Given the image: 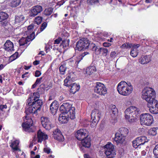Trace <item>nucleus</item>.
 <instances>
[{
    "label": "nucleus",
    "instance_id": "nucleus-19",
    "mask_svg": "<svg viewBox=\"0 0 158 158\" xmlns=\"http://www.w3.org/2000/svg\"><path fill=\"white\" fill-rule=\"evenodd\" d=\"M4 48L8 52H12L14 51V44L10 40H7L4 44Z\"/></svg>",
    "mask_w": 158,
    "mask_h": 158
},
{
    "label": "nucleus",
    "instance_id": "nucleus-3",
    "mask_svg": "<svg viewBox=\"0 0 158 158\" xmlns=\"http://www.w3.org/2000/svg\"><path fill=\"white\" fill-rule=\"evenodd\" d=\"M118 131L115 134V137L114 140L117 145L119 143L121 144H125L124 138L127 136L129 133L128 129L125 127H121L119 129Z\"/></svg>",
    "mask_w": 158,
    "mask_h": 158
},
{
    "label": "nucleus",
    "instance_id": "nucleus-47",
    "mask_svg": "<svg viewBox=\"0 0 158 158\" xmlns=\"http://www.w3.org/2000/svg\"><path fill=\"white\" fill-rule=\"evenodd\" d=\"M88 54H89V53L87 52H84L83 53H82L80 56L79 59H80L81 60H82L83 57L86 56Z\"/></svg>",
    "mask_w": 158,
    "mask_h": 158
},
{
    "label": "nucleus",
    "instance_id": "nucleus-11",
    "mask_svg": "<svg viewBox=\"0 0 158 158\" xmlns=\"http://www.w3.org/2000/svg\"><path fill=\"white\" fill-rule=\"evenodd\" d=\"M148 141V140L146 137L142 136L137 137L132 141L133 146L135 148L140 147V146L143 145L146 142Z\"/></svg>",
    "mask_w": 158,
    "mask_h": 158
},
{
    "label": "nucleus",
    "instance_id": "nucleus-22",
    "mask_svg": "<svg viewBox=\"0 0 158 158\" xmlns=\"http://www.w3.org/2000/svg\"><path fill=\"white\" fill-rule=\"evenodd\" d=\"M39 88H38L37 89V91L34 93L32 95V94H30V96H32L33 98H32V100L31 101L35 102L36 101L35 103H36V104H40V93L39 91Z\"/></svg>",
    "mask_w": 158,
    "mask_h": 158
},
{
    "label": "nucleus",
    "instance_id": "nucleus-28",
    "mask_svg": "<svg viewBox=\"0 0 158 158\" xmlns=\"http://www.w3.org/2000/svg\"><path fill=\"white\" fill-rule=\"evenodd\" d=\"M140 60L141 63L144 64L149 62L151 61V59L149 56L146 55L142 57Z\"/></svg>",
    "mask_w": 158,
    "mask_h": 158
},
{
    "label": "nucleus",
    "instance_id": "nucleus-1",
    "mask_svg": "<svg viewBox=\"0 0 158 158\" xmlns=\"http://www.w3.org/2000/svg\"><path fill=\"white\" fill-rule=\"evenodd\" d=\"M142 98L148 102V106L150 112L152 113H158V102L155 99V92L153 89L149 87H146L142 91Z\"/></svg>",
    "mask_w": 158,
    "mask_h": 158
},
{
    "label": "nucleus",
    "instance_id": "nucleus-27",
    "mask_svg": "<svg viewBox=\"0 0 158 158\" xmlns=\"http://www.w3.org/2000/svg\"><path fill=\"white\" fill-rule=\"evenodd\" d=\"M30 38H28L26 36V37H22L19 40V45L20 46H23L29 42L32 41V40L29 39Z\"/></svg>",
    "mask_w": 158,
    "mask_h": 158
},
{
    "label": "nucleus",
    "instance_id": "nucleus-51",
    "mask_svg": "<svg viewBox=\"0 0 158 158\" xmlns=\"http://www.w3.org/2000/svg\"><path fill=\"white\" fill-rule=\"evenodd\" d=\"M61 41H62V39L61 37H59L58 39L55 40L54 44H59Z\"/></svg>",
    "mask_w": 158,
    "mask_h": 158
},
{
    "label": "nucleus",
    "instance_id": "nucleus-39",
    "mask_svg": "<svg viewBox=\"0 0 158 158\" xmlns=\"http://www.w3.org/2000/svg\"><path fill=\"white\" fill-rule=\"evenodd\" d=\"M69 39H66L62 41V42L60 45V46H62L63 48H66L69 46Z\"/></svg>",
    "mask_w": 158,
    "mask_h": 158
},
{
    "label": "nucleus",
    "instance_id": "nucleus-64",
    "mask_svg": "<svg viewBox=\"0 0 158 158\" xmlns=\"http://www.w3.org/2000/svg\"><path fill=\"white\" fill-rule=\"evenodd\" d=\"M44 152L48 153V154L50 152V150L49 149L47 148H44Z\"/></svg>",
    "mask_w": 158,
    "mask_h": 158
},
{
    "label": "nucleus",
    "instance_id": "nucleus-45",
    "mask_svg": "<svg viewBox=\"0 0 158 158\" xmlns=\"http://www.w3.org/2000/svg\"><path fill=\"white\" fill-rule=\"evenodd\" d=\"M153 153L156 157L158 158V144L156 145L154 149Z\"/></svg>",
    "mask_w": 158,
    "mask_h": 158
},
{
    "label": "nucleus",
    "instance_id": "nucleus-62",
    "mask_svg": "<svg viewBox=\"0 0 158 158\" xmlns=\"http://www.w3.org/2000/svg\"><path fill=\"white\" fill-rule=\"evenodd\" d=\"M64 2V0H61L60 1L57 3L58 5L61 6L63 5Z\"/></svg>",
    "mask_w": 158,
    "mask_h": 158
},
{
    "label": "nucleus",
    "instance_id": "nucleus-52",
    "mask_svg": "<svg viewBox=\"0 0 158 158\" xmlns=\"http://www.w3.org/2000/svg\"><path fill=\"white\" fill-rule=\"evenodd\" d=\"M127 83V84L126 85H125L126 86H127L128 87V90H130L131 92V91L133 90L132 86L131 83L130 82L128 83Z\"/></svg>",
    "mask_w": 158,
    "mask_h": 158
},
{
    "label": "nucleus",
    "instance_id": "nucleus-24",
    "mask_svg": "<svg viewBox=\"0 0 158 158\" xmlns=\"http://www.w3.org/2000/svg\"><path fill=\"white\" fill-rule=\"evenodd\" d=\"M131 106L127 108L125 110L124 113H125V117L126 119L130 122V119L133 118L131 112Z\"/></svg>",
    "mask_w": 158,
    "mask_h": 158
},
{
    "label": "nucleus",
    "instance_id": "nucleus-50",
    "mask_svg": "<svg viewBox=\"0 0 158 158\" xmlns=\"http://www.w3.org/2000/svg\"><path fill=\"white\" fill-rule=\"evenodd\" d=\"M34 23L35 24H36L37 25L40 24V16H38L35 18Z\"/></svg>",
    "mask_w": 158,
    "mask_h": 158
},
{
    "label": "nucleus",
    "instance_id": "nucleus-54",
    "mask_svg": "<svg viewBox=\"0 0 158 158\" xmlns=\"http://www.w3.org/2000/svg\"><path fill=\"white\" fill-rule=\"evenodd\" d=\"M110 56L111 58L113 59L116 56V53L115 52H112L110 54Z\"/></svg>",
    "mask_w": 158,
    "mask_h": 158
},
{
    "label": "nucleus",
    "instance_id": "nucleus-23",
    "mask_svg": "<svg viewBox=\"0 0 158 158\" xmlns=\"http://www.w3.org/2000/svg\"><path fill=\"white\" fill-rule=\"evenodd\" d=\"M68 87L70 89V92L73 94H75L80 89V85L75 83L70 84Z\"/></svg>",
    "mask_w": 158,
    "mask_h": 158
},
{
    "label": "nucleus",
    "instance_id": "nucleus-30",
    "mask_svg": "<svg viewBox=\"0 0 158 158\" xmlns=\"http://www.w3.org/2000/svg\"><path fill=\"white\" fill-rule=\"evenodd\" d=\"M25 17L23 15L16 16L15 17V23L18 24L22 23Z\"/></svg>",
    "mask_w": 158,
    "mask_h": 158
},
{
    "label": "nucleus",
    "instance_id": "nucleus-36",
    "mask_svg": "<svg viewBox=\"0 0 158 158\" xmlns=\"http://www.w3.org/2000/svg\"><path fill=\"white\" fill-rule=\"evenodd\" d=\"M72 81V78L69 76H68L64 81V85L66 86H68L69 85L71 84V82Z\"/></svg>",
    "mask_w": 158,
    "mask_h": 158
},
{
    "label": "nucleus",
    "instance_id": "nucleus-40",
    "mask_svg": "<svg viewBox=\"0 0 158 158\" xmlns=\"http://www.w3.org/2000/svg\"><path fill=\"white\" fill-rule=\"evenodd\" d=\"M59 69L61 74H64L65 71L67 69V68L64 63L63 64L61 65Z\"/></svg>",
    "mask_w": 158,
    "mask_h": 158
},
{
    "label": "nucleus",
    "instance_id": "nucleus-42",
    "mask_svg": "<svg viewBox=\"0 0 158 158\" xmlns=\"http://www.w3.org/2000/svg\"><path fill=\"white\" fill-rule=\"evenodd\" d=\"M157 129V128L153 127L151 128L149 130V133L152 135H155L157 134L156 130Z\"/></svg>",
    "mask_w": 158,
    "mask_h": 158
},
{
    "label": "nucleus",
    "instance_id": "nucleus-41",
    "mask_svg": "<svg viewBox=\"0 0 158 158\" xmlns=\"http://www.w3.org/2000/svg\"><path fill=\"white\" fill-rule=\"evenodd\" d=\"M132 43L126 42L123 44L121 46L122 48H130L132 47Z\"/></svg>",
    "mask_w": 158,
    "mask_h": 158
},
{
    "label": "nucleus",
    "instance_id": "nucleus-7",
    "mask_svg": "<svg viewBox=\"0 0 158 158\" xmlns=\"http://www.w3.org/2000/svg\"><path fill=\"white\" fill-rule=\"evenodd\" d=\"M153 117L148 113H143L140 115V122L141 125L150 126L153 123Z\"/></svg>",
    "mask_w": 158,
    "mask_h": 158
},
{
    "label": "nucleus",
    "instance_id": "nucleus-26",
    "mask_svg": "<svg viewBox=\"0 0 158 158\" xmlns=\"http://www.w3.org/2000/svg\"><path fill=\"white\" fill-rule=\"evenodd\" d=\"M19 143L17 140H15L12 142L10 145L11 149L13 150V152L18 150L20 151L19 148Z\"/></svg>",
    "mask_w": 158,
    "mask_h": 158
},
{
    "label": "nucleus",
    "instance_id": "nucleus-59",
    "mask_svg": "<svg viewBox=\"0 0 158 158\" xmlns=\"http://www.w3.org/2000/svg\"><path fill=\"white\" fill-rule=\"evenodd\" d=\"M40 102H41L40 103V110L41 109V107L42 106H43L45 104H46L45 101H42V100L40 99Z\"/></svg>",
    "mask_w": 158,
    "mask_h": 158
},
{
    "label": "nucleus",
    "instance_id": "nucleus-25",
    "mask_svg": "<svg viewBox=\"0 0 158 158\" xmlns=\"http://www.w3.org/2000/svg\"><path fill=\"white\" fill-rule=\"evenodd\" d=\"M40 13V6L38 5L32 7L31 10L30 15L34 17Z\"/></svg>",
    "mask_w": 158,
    "mask_h": 158
},
{
    "label": "nucleus",
    "instance_id": "nucleus-20",
    "mask_svg": "<svg viewBox=\"0 0 158 158\" xmlns=\"http://www.w3.org/2000/svg\"><path fill=\"white\" fill-rule=\"evenodd\" d=\"M70 115L72 114L67 113L60 114L58 118L59 122L62 123H67L69 118H70Z\"/></svg>",
    "mask_w": 158,
    "mask_h": 158
},
{
    "label": "nucleus",
    "instance_id": "nucleus-5",
    "mask_svg": "<svg viewBox=\"0 0 158 158\" xmlns=\"http://www.w3.org/2000/svg\"><path fill=\"white\" fill-rule=\"evenodd\" d=\"M60 110L62 114L67 113L71 114L72 115H70L71 119H73L75 118V108L72 107V105L68 102L63 103L60 106Z\"/></svg>",
    "mask_w": 158,
    "mask_h": 158
},
{
    "label": "nucleus",
    "instance_id": "nucleus-21",
    "mask_svg": "<svg viewBox=\"0 0 158 158\" xmlns=\"http://www.w3.org/2000/svg\"><path fill=\"white\" fill-rule=\"evenodd\" d=\"M58 102L56 101L53 102L50 106V110L53 115H55L57 111L58 108Z\"/></svg>",
    "mask_w": 158,
    "mask_h": 158
},
{
    "label": "nucleus",
    "instance_id": "nucleus-10",
    "mask_svg": "<svg viewBox=\"0 0 158 158\" xmlns=\"http://www.w3.org/2000/svg\"><path fill=\"white\" fill-rule=\"evenodd\" d=\"M91 116L92 119L91 125L94 126V125H96L99 121L101 113L98 109H95L92 111Z\"/></svg>",
    "mask_w": 158,
    "mask_h": 158
},
{
    "label": "nucleus",
    "instance_id": "nucleus-12",
    "mask_svg": "<svg viewBox=\"0 0 158 158\" xmlns=\"http://www.w3.org/2000/svg\"><path fill=\"white\" fill-rule=\"evenodd\" d=\"M91 48H92V51L94 52L97 55H99L101 52H102V54L106 56L108 54V50L106 48H100L98 46H97L95 44H92L91 45Z\"/></svg>",
    "mask_w": 158,
    "mask_h": 158
},
{
    "label": "nucleus",
    "instance_id": "nucleus-32",
    "mask_svg": "<svg viewBox=\"0 0 158 158\" xmlns=\"http://www.w3.org/2000/svg\"><path fill=\"white\" fill-rule=\"evenodd\" d=\"M96 70V67L94 66H91L87 68L86 72L87 74L90 75Z\"/></svg>",
    "mask_w": 158,
    "mask_h": 158
},
{
    "label": "nucleus",
    "instance_id": "nucleus-18",
    "mask_svg": "<svg viewBox=\"0 0 158 158\" xmlns=\"http://www.w3.org/2000/svg\"><path fill=\"white\" fill-rule=\"evenodd\" d=\"M52 135L55 139L59 141L62 142L64 140V136L59 129H57L53 131Z\"/></svg>",
    "mask_w": 158,
    "mask_h": 158
},
{
    "label": "nucleus",
    "instance_id": "nucleus-56",
    "mask_svg": "<svg viewBox=\"0 0 158 158\" xmlns=\"http://www.w3.org/2000/svg\"><path fill=\"white\" fill-rule=\"evenodd\" d=\"M7 106L6 105H0V110H1L3 111L4 109L7 108Z\"/></svg>",
    "mask_w": 158,
    "mask_h": 158
},
{
    "label": "nucleus",
    "instance_id": "nucleus-13",
    "mask_svg": "<svg viewBox=\"0 0 158 158\" xmlns=\"http://www.w3.org/2000/svg\"><path fill=\"white\" fill-rule=\"evenodd\" d=\"M94 92L101 95H104L106 94V89L104 85L100 82L96 83L94 89Z\"/></svg>",
    "mask_w": 158,
    "mask_h": 158
},
{
    "label": "nucleus",
    "instance_id": "nucleus-14",
    "mask_svg": "<svg viewBox=\"0 0 158 158\" xmlns=\"http://www.w3.org/2000/svg\"><path fill=\"white\" fill-rule=\"evenodd\" d=\"M41 121L42 126L47 130H49L53 127V125L46 117H41Z\"/></svg>",
    "mask_w": 158,
    "mask_h": 158
},
{
    "label": "nucleus",
    "instance_id": "nucleus-9",
    "mask_svg": "<svg viewBox=\"0 0 158 158\" xmlns=\"http://www.w3.org/2000/svg\"><path fill=\"white\" fill-rule=\"evenodd\" d=\"M25 118V122L23 123L22 125L23 130L28 132H33L34 130L31 127L33 124V121L32 119L27 116H26Z\"/></svg>",
    "mask_w": 158,
    "mask_h": 158
},
{
    "label": "nucleus",
    "instance_id": "nucleus-35",
    "mask_svg": "<svg viewBox=\"0 0 158 158\" xmlns=\"http://www.w3.org/2000/svg\"><path fill=\"white\" fill-rule=\"evenodd\" d=\"M19 56V53L18 52H15L14 54L11 55L9 58V62H11L15 60Z\"/></svg>",
    "mask_w": 158,
    "mask_h": 158
},
{
    "label": "nucleus",
    "instance_id": "nucleus-58",
    "mask_svg": "<svg viewBox=\"0 0 158 158\" xmlns=\"http://www.w3.org/2000/svg\"><path fill=\"white\" fill-rule=\"evenodd\" d=\"M36 139L35 138V137H34V138L33 139L32 141V142L31 143H30V145L29 146V147L30 148L32 147L33 146V143H34V142L35 141Z\"/></svg>",
    "mask_w": 158,
    "mask_h": 158
},
{
    "label": "nucleus",
    "instance_id": "nucleus-16",
    "mask_svg": "<svg viewBox=\"0 0 158 158\" xmlns=\"http://www.w3.org/2000/svg\"><path fill=\"white\" fill-rule=\"evenodd\" d=\"M131 112L133 118L130 119V123H131L134 122L138 118L140 113L139 109L134 106H131Z\"/></svg>",
    "mask_w": 158,
    "mask_h": 158
},
{
    "label": "nucleus",
    "instance_id": "nucleus-48",
    "mask_svg": "<svg viewBox=\"0 0 158 158\" xmlns=\"http://www.w3.org/2000/svg\"><path fill=\"white\" fill-rule=\"evenodd\" d=\"M39 83H40V78H37L35 83L32 86L31 89L35 88Z\"/></svg>",
    "mask_w": 158,
    "mask_h": 158
},
{
    "label": "nucleus",
    "instance_id": "nucleus-46",
    "mask_svg": "<svg viewBox=\"0 0 158 158\" xmlns=\"http://www.w3.org/2000/svg\"><path fill=\"white\" fill-rule=\"evenodd\" d=\"M47 23L46 22H44L41 25L40 27V32L43 31L47 27Z\"/></svg>",
    "mask_w": 158,
    "mask_h": 158
},
{
    "label": "nucleus",
    "instance_id": "nucleus-37",
    "mask_svg": "<svg viewBox=\"0 0 158 158\" xmlns=\"http://www.w3.org/2000/svg\"><path fill=\"white\" fill-rule=\"evenodd\" d=\"M48 135L45 133L43 132L40 130V143L43 140H45L48 139Z\"/></svg>",
    "mask_w": 158,
    "mask_h": 158
},
{
    "label": "nucleus",
    "instance_id": "nucleus-33",
    "mask_svg": "<svg viewBox=\"0 0 158 158\" xmlns=\"http://www.w3.org/2000/svg\"><path fill=\"white\" fill-rule=\"evenodd\" d=\"M8 15L3 11L0 12V22H2L6 19L8 17Z\"/></svg>",
    "mask_w": 158,
    "mask_h": 158
},
{
    "label": "nucleus",
    "instance_id": "nucleus-17",
    "mask_svg": "<svg viewBox=\"0 0 158 158\" xmlns=\"http://www.w3.org/2000/svg\"><path fill=\"white\" fill-rule=\"evenodd\" d=\"M106 149L105 153L108 156L110 154L115 155V151L114 149V146L111 143H109L104 146Z\"/></svg>",
    "mask_w": 158,
    "mask_h": 158
},
{
    "label": "nucleus",
    "instance_id": "nucleus-31",
    "mask_svg": "<svg viewBox=\"0 0 158 158\" xmlns=\"http://www.w3.org/2000/svg\"><path fill=\"white\" fill-rule=\"evenodd\" d=\"M67 69H69L74 65V61L72 60H68L64 63Z\"/></svg>",
    "mask_w": 158,
    "mask_h": 158
},
{
    "label": "nucleus",
    "instance_id": "nucleus-60",
    "mask_svg": "<svg viewBox=\"0 0 158 158\" xmlns=\"http://www.w3.org/2000/svg\"><path fill=\"white\" fill-rule=\"evenodd\" d=\"M35 75L36 77H38L40 76V71L36 70L35 72Z\"/></svg>",
    "mask_w": 158,
    "mask_h": 158
},
{
    "label": "nucleus",
    "instance_id": "nucleus-63",
    "mask_svg": "<svg viewBox=\"0 0 158 158\" xmlns=\"http://www.w3.org/2000/svg\"><path fill=\"white\" fill-rule=\"evenodd\" d=\"M115 155L110 154L109 155H106V157L105 158H113Z\"/></svg>",
    "mask_w": 158,
    "mask_h": 158
},
{
    "label": "nucleus",
    "instance_id": "nucleus-55",
    "mask_svg": "<svg viewBox=\"0 0 158 158\" xmlns=\"http://www.w3.org/2000/svg\"><path fill=\"white\" fill-rule=\"evenodd\" d=\"M132 49H136V48H138L139 46V44H132Z\"/></svg>",
    "mask_w": 158,
    "mask_h": 158
},
{
    "label": "nucleus",
    "instance_id": "nucleus-6",
    "mask_svg": "<svg viewBox=\"0 0 158 158\" xmlns=\"http://www.w3.org/2000/svg\"><path fill=\"white\" fill-rule=\"evenodd\" d=\"M92 44H95L90 41L87 38H83L80 39L76 43V47L78 50L81 51L86 49L89 48L92 51V48H91Z\"/></svg>",
    "mask_w": 158,
    "mask_h": 158
},
{
    "label": "nucleus",
    "instance_id": "nucleus-38",
    "mask_svg": "<svg viewBox=\"0 0 158 158\" xmlns=\"http://www.w3.org/2000/svg\"><path fill=\"white\" fill-rule=\"evenodd\" d=\"M53 9L52 7H49L46 9L44 11V14L46 15H50L53 12Z\"/></svg>",
    "mask_w": 158,
    "mask_h": 158
},
{
    "label": "nucleus",
    "instance_id": "nucleus-2",
    "mask_svg": "<svg viewBox=\"0 0 158 158\" xmlns=\"http://www.w3.org/2000/svg\"><path fill=\"white\" fill-rule=\"evenodd\" d=\"M75 137L79 140L81 141V144L83 146L81 148L83 150V148H89L90 147L91 138L89 135L88 131L84 129H81L78 130L75 134Z\"/></svg>",
    "mask_w": 158,
    "mask_h": 158
},
{
    "label": "nucleus",
    "instance_id": "nucleus-34",
    "mask_svg": "<svg viewBox=\"0 0 158 158\" xmlns=\"http://www.w3.org/2000/svg\"><path fill=\"white\" fill-rule=\"evenodd\" d=\"M21 3V0H11L10 5L12 7H16L19 6Z\"/></svg>",
    "mask_w": 158,
    "mask_h": 158
},
{
    "label": "nucleus",
    "instance_id": "nucleus-29",
    "mask_svg": "<svg viewBox=\"0 0 158 158\" xmlns=\"http://www.w3.org/2000/svg\"><path fill=\"white\" fill-rule=\"evenodd\" d=\"M110 112L111 113V115L113 114L115 116L117 115L118 113V110L115 105H111L110 106Z\"/></svg>",
    "mask_w": 158,
    "mask_h": 158
},
{
    "label": "nucleus",
    "instance_id": "nucleus-44",
    "mask_svg": "<svg viewBox=\"0 0 158 158\" xmlns=\"http://www.w3.org/2000/svg\"><path fill=\"white\" fill-rule=\"evenodd\" d=\"M98 0H87V3L89 5H93L95 4L98 3Z\"/></svg>",
    "mask_w": 158,
    "mask_h": 158
},
{
    "label": "nucleus",
    "instance_id": "nucleus-49",
    "mask_svg": "<svg viewBox=\"0 0 158 158\" xmlns=\"http://www.w3.org/2000/svg\"><path fill=\"white\" fill-rule=\"evenodd\" d=\"M48 106H47V105L46 104H45L43 106L42 111H43V112H46V111H47L48 109Z\"/></svg>",
    "mask_w": 158,
    "mask_h": 158
},
{
    "label": "nucleus",
    "instance_id": "nucleus-43",
    "mask_svg": "<svg viewBox=\"0 0 158 158\" xmlns=\"http://www.w3.org/2000/svg\"><path fill=\"white\" fill-rule=\"evenodd\" d=\"M136 50V49H131L130 54L132 57H135L137 56L138 52Z\"/></svg>",
    "mask_w": 158,
    "mask_h": 158
},
{
    "label": "nucleus",
    "instance_id": "nucleus-4",
    "mask_svg": "<svg viewBox=\"0 0 158 158\" xmlns=\"http://www.w3.org/2000/svg\"><path fill=\"white\" fill-rule=\"evenodd\" d=\"M32 98L33 97L31 96L27 100V105L28 106V107L25 111V113L27 115L29 113H33V114H35V116H37V111L40 110V104H36L35 102L36 101H31Z\"/></svg>",
    "mask_w": 158,
    "mask_h": 158
},
{
    "label": "nucleus",
    "instance_id": "nucleus-53",
    "mask_svg": "<svg viewBox=\"0 0 158 158\" xmlns=\"http://www.w3.org/2000/svg\"><path fill=\"white\" fill-rule=\"evenodd\" d=\"M47 85L45 83H42L40 85V89H43L44 90L46 88H47Z\"/></svg>",
    "mask_w": 158,
    "mask_h": 158
},
{
    "label": "nucleus",
    "instance_id": "nucleus-57",
    "mask_svg": "<svg viewBox=\"0 0 158 158\" xmlns=\"http://www.w3.org/2000/svg\"><path fill=\"white\" fill-rule=\"evenodd\" d=\"M111 45V44L107 42H104L103 44V45L105 47H109Z\"/></svg>",
    "mask_w": 158,
    "mask_h": 158
},
{
    "label": "nucleus",
    "instance_id": "nucleus-61",
    "mask_svg": "<svg viewBox=\"0 0 158 158\" xmlns=\"http://www.w3.org/2000/svg\"><path fill=\"white\" fill-rule=\"evenodd\" d=\"M40 63V61L36 60L33 62V64L34 65H36Z\"/></svg>",
    "mask_w": 158,
    "mask_h": 158
},
{
    "label": "nucleus",
    "instance_id": "nucleus-15",
    "mask_svg": "<svg viewBox=\"0 0 158 158\" xmlns=\"http://www.w3.org/2000/svg\"><path fill=\"white\" fill-rule=\"evenodd\" d=\"M34 25L31 24L28 26L27 30L25 31L24 35H26L29 39L33 40L35 38V32L34 30Z\"/></svg>",
    "mask_w": 158,
    "mask_h": 158
},
{
    "label": "nucleus",
    "instance_id": "nucleus-8",
    "mask_svg": "<svg viewBox=\"0 0 158 158\" xmlns=\"http://www.w3.org/2000/svg\"><path fill=\"white\" fill-rule=\"evenodd\" d=\"M127 84V83L124 81H121L118 84L117 87V89L120 94L127 96L131 93V90H128V87L125 86V85Z\"/></svg>",
    "mask_w": 158,
    "mask_h": 158
}]
</instances>
